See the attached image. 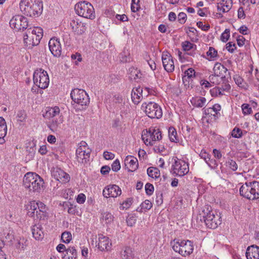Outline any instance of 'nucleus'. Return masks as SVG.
Masks as SVG:
<instances>
[{
  "label": "nucleus",
  "instance_id": "nucleus-1",
  "mask_svg": "<svg viewBox=\"0 0 259 259\" xmlns=\"http://www.w3.org/2000/svg\"><path fill=\"white\" fill-rule=\"evenodd\" d=\"M23 185L30 192L39 193L44 189V180L37 174L27 172L23 178Z\"/></svg>",
  "mask_w": 259,
  "mask_h": 259
},
{
  "label": "nucleus",
  "instance_id": "nucleus-2",
  "mask_svg": "<svg viewBox=\"0 0 259 259\" xmlns=\"http://www.w3.org/2000/svg\"><path fill=\"white\" fill-rule=\"evenodd\" d=\"M19 5L23 14L30 17L37 16L42 11L43 6L41 0H21Z\"/></svg>",
  "mask_w": 259,
  "mask_h": 259
},
{
  "label": "nucleus",
  "instance_id": "nucleus-3",
  "mask_svg": "<svg viewBox=\"0 0 259 259\" xmlns=\"http://www.w3.org/2000/svg\"><path fill=\"white\" fill-rule=\"evenodd\" d=\"M76 13L79 16L93 20L95 18V13L92 5L87 1L77 3L74 7Z\"/></svg>",
  "mask_w": 259,
  "mask_h": 259
},
{
  "label": "nucleus",
  "instance_id": "nucleus-4",
  "mask_svg": "<svg viewBox=\"0 0 259 259\" xmlns=\"http://www.w3.org/2000/svg\"><path fill=\"white\" fill-rule=\"evenodd\" d=\"M27 214L30 217L38 219H44L46 215V205L40 201H32L28 207Z\"/></svg>",
  "mask_w": 259,
  "mask_h": 259
},
{
  "label": "nucleus",
  "instance_id": "nucleus-5",
  "mask_svg": "<svg viewBox=\"0 0 259 259\" xmlns=\"http://www.w3.org/2000/svg\"><path fill=\"white\" fill-rule=\"evenodd\" d=\"M171 244L174 250L183 256L190 255L194 250L193 242L189 240H174Z\"/></svg>",
  "mask_w": 259,
  "mask_h": 259
},
{
  "label": "nucleus",
  "instance_id": "nucleus-6",
  "mask_svg": "<svg viewBox=\"0 0 259 259\" xmlns=\"http://www.w3.org/2000/svg\"><path fill=\"white\" fill-rule=\"evenodd\" d=\"M72 101L81 106V109L87 106L90 103V98L87 93L83 90L75 89L70 93Z\"/></svg>",
  "mask_w": 259,
  "mask_h": 259
},
{
  "label": "nucleus",
  "instance_id": "nucleus-7",
  "mask_svg": "<svg viewBox=\"0 0 259 259\" xmlns=\"http://www.w3.org/2000/svg\"><path fill=\"white\" fill-rule=\"evenodd\" d=\"M33 82L39 88L45 89L49 86L50 80L47 71L39 69L33 73Z\"/></svg>",
  "mask_w": 259,
  "mask_h": 259
},
{
  "label": "nucleus",
  "instance_id": "nucleus-8",
  "mask_svg": "<svg viewBox=\"0 0 259 259\" xmlns=\"http://www.w3.org/2000/svg\"><path fill=\"white\" fill-rule=\"evenodd\" d=\"M189 170V165L186 162L177 157L174 158V162L172 164L170 171L172 175L183 177L186 175Z\"/></svg>",
  "mask_w": 259,
  "mask_h": 259
},
{
  "label": "nucleus",
  "instance_id": "nucleus-9",
  "mask_svg": "<svg viewBox=\"0 0 259 259\" xmlns=\"http://www.w3.org/2000/svg\"><path fill=\"white\" fill-rule=\"evenodd\" d=\"M91 150L88 147L84 141H81L78 145L76 150V156L77 161L82 163H87L89 161Z\"/></svg>",
  "mask_w": 259,
  "mask_h": 259
},
{
  "label": "nucleus",
  "instance_id": "nucleus-10",
  "mask_svg": "<svg viewBox=\"0 0 259 259\" xmlns=\"http://www.w3.org/2000/svg\"><path fill=\"white\" fill-rule=\"evenodd\" d=\"M142 108L144 109L146 115L151 118H159L162 115L161 107L155 102L145 103L143 104Z\"/></svg>",
  "mask_w": 259,
  "mask_h": 259
},
{
  "label": "nucleus",
  "instance_id": "nucleus-11",
  "mask_svg": "<svg viewBox=\"0 0 259 259\" xmlns=\"http://www.w3.org/2000/svg\"><path fill=\"white\" fill-rule=\"evenodd\" d=\"M142 140L147 145L152 146L156 141H159L162 138L161 133L159 128H150L142 136Z\"/></svg>",
  "mask_w": 259,
  "mask_h": 259
},
{
  "label": "nucleus",
  "instance_id": "nucleus-12",
  "mask_svg": "<svg viewBox=\"0 0 259 259\" xmlns=\"http://www.w3.org/2000/svg\"><path fill=\"white\" fill-rule=\"evenodd\" d=\"M203 219L206 226L210 229H215L222 223L220 214L217 213L215 214L212 211H209L206 214L204 212Z\"/></svg>",
  "mask_w": 259,
  "mask_h": 259
},
{
  "label": "nucleus",
  "instance_id": "nucleus-13",
  "mask_svg": "<svg viewBox=\"0 0 259 259\" xmlns=\"http://www.w3.org/2000/svg\"><path fill=\"white\" fill-rule=\"evenodd\" d=\"M10 26L16 31L22 30L27 29L28 27L27 19L20 15L14 16L10 21Z\"/></svg>",
  "mask_w": 259,
  "mask_h": 259
},
{
  "label": "nucleus",
  "instance_id": "nucleus-14",
  "mask_svg": "<svg viewBox=\"0 0 259 259\" xmlns=\"http://www.w3.org/2000/svg\"><path fill=\"white\" fill-rule=\"evenodd\" d=\"M148 88L143 89L141 87L134 88L132 91L131 98L135 104H138L144 96L147 97L149 91Z\"/></svg>",
  "mask_w": 259,
  "mask_h": 259
},
{
  "label": "nucleus",
  "instance_id": "nucleus-15",
  "mask_svg": "<svg viewBox=\"0 0 259 259\" xmlns=\"http://www.w3.org/2000/svg\"><path fill=\"white\" fill-rule=\"evenodd\" d=\"M70 25L72 31L79 35L83 34L87 28V24L80 21L77 19H72L70 23Z\"/></svg>",
  "mask_w": 259,
  "mask_h": 259
},
{
  "label": "nucleus",
  "instance_id": "nucleus-16",
  "mask_svg": "<svg viewBox=\"0 0 259 259\" xmlns=\"http://www.w3.org/2000/svg\"><path fill=\"white\" fill-rule=\"evenodd\" d=\"M49 49L55 57H60L61 55L62 48L59 39L53 37L49 42Z\"/></svg>",
  "mask_w": 259,
  "mask_h": 259
},
{
  "label": "nucleus",
  "instance_id": "nucleus-17",
  "mask_svg": "<svg viewBox=\"0 0 259 259\" xmlns=\"http://www.w3.org/2000/svg\"><path fill=\"white\" fill-rule=\"evenodd\" d=\"M52 176L57 181L66 183L69 181L70 176L59 167H54L51 170Z\"/></svg>",
  "mask_w": 259,
  "mask_h": 259
},
{
  "label": "nucleus",
  "instance_id": "nucleus-18",
  "mask_svg": "<svg viewBox=\"0 0 259 259\" xmlns=\"http://www.w3.org/2000/svg\"><path fill=\"white\" fill-rule=\"evenodd\" d=\"M162 61L163 67L167 72L174 71L175 65L172 56L168 53H163L162 55Z\"/></svg>",
  "mask_w": 259,
  "mask_h": 259
},
{
  "label": "nucleus",
  "instance_id": "nucleus-19",
  "mask_svg": "<svg viewBox=\"0 0 259 259\" xmlns=\"http://www.w3.org/2000/svg\"><path fill=\"white\" fill-rule=\"evenodd\" d=\"M121 194V189L116 185L108 186L105 187L103 191V195L106 198L108 197H116Z\"/></svg>",
  "mask_w": 259,
  "mask_h": 259
},
{
  "label": "nucleus",
  "instance_id": "nucleus-20",
  "mask_svg": "<svg viewBox=\"0 0 259 259\" xmlns=\"http://www.w3.org/2000/svg\"><path fill=\"white\" fill-rule=\"evenodd\" d=\"M125 166L129 171H134L138 167V161L136 158L128 155L124 160Z\"/></svg>",
  "mask_w": 259,
  "mask_h": 259
},
{
  "label": "nucleus",
  "instance_id": "nucleus-21",
  "mask_svg": "<svg viewBox=\"0 0 259 259\" xmlns=\"http://www.w3.org/2000/svg\"><path fill=\"white\" fill-rule=\"evenodd\" d=\"M98 248L101 251L109 250L111 248V243L108 237L102 234L99 235Z\"/></svg>",
  "mask_w": 259,
  "mask_h": 259
},
{
  "label": "nucleus",
  "instance_id": "nucleus-22",
  "mask_svg": "<svg viewBox=\"0 0 259 259\" xmlns=\"http://www.w3.org/2000/svg\"><path fill=\"white\" fill-rule=\"evenodd\" d=\"M240 194L244 197L252 200L253 195L251 193V182L245 183L240 187Z\"/></svg>",
  "mask_w": 259,
  "mask_h": 259
},
{
  "label": "nucleus",
  "instance_id": "nucleus-23",
  "mask_svg": "<svg viewBox=\"0 0 259 259\" xmlns=\"http://www.w3.org/2000/svg\"><path fill=\"white\" fill-rule=\"evenodd\" d=\"M246 256L247 259H259V247L254 245L248 247Z\"/></svg>",
  "mask_w": 259,
  "mask_h": 259
},
{
  "label": "nucleus",
  "instance_id": "nucleus-24",
  "mask_svg": "<svg viewBox=\"0 0 259 259\" xmlns=\"http://www.w3.org/2000/svg\"><path fill=\"white\" fill-rule=\"evenodd\" d=\"M135 254L133 248L129 246L123 247L120 252V259H134Z\"/></svg>",
  "mask_w": 259,
  "mask_h": 259
},
{
  "label": "nucleus",
  "instance_id": "nucleus-25",
  "mask_svg": "<svg viewBox=\"0 0 259 259\" xmlns=\"http://www.w3.org/2000/svg\"><path fill=\"white\" fill-rule=\"evenodd\" d=\"M40 33L41 37L43 36L42 29L40 27H36L33 29L29 28L27 30L26 32L24 34V41L25 42L27 43L28 40L29 36L30 35L38 36V35Z\"/></svg>",
  "mask_w": 259,
  "mask_h": 259
},
{
  "label": "nucleus",
  "instance_id": "nucleus-26",
  "mask_svg": "<svg viewBox=\"0 0 259 259\" xmlns=\"http://www.w3.org/2000/svg\"><path fill=\"white\" fill-rule=\"evenodd\" d=\"M221 109V106L219 104H214L212 107L208 108L205 109L204 112L206 114H210L217 119L220 116V111Z\"/></svg>",
  "mask_w": 259,
  "mask_h": 259
},
{
  "label": "nucleus",
  "instance_id": "nucleus-27",
  "mask_svg": "<svg viewBox=\"0 0 259 259\" xmlns=\"http://www.w3.org/2000/svg\"><path fill=\"white\" fill-rule=\"evenodd\" d=\"M232 3V0H222L220 3L218 4V10L223 13L227 12L231 9Z\"/></svg>",
  "mask_w": 259,
  "mask_h": 259
},
{
  "label": "nucleus",
  "instance_id": "nucleus-28",
  "mask_svg": "<svg viewBox=\"0 0 259 259\" xmlns=\"http://www.w3.org/2000/svg\"><path fill=\"white\" fill-rule=\"evenodd\" d=\"M227 69L219 63H215L213 67L214 73L216 75L221 76L220 79L223 80L225 78V76H223V72L227 73Z\"/></svg>",
  "mask_w": 259,
  "mask_h": 259
},
{
  "label": "nucleus",
  "instance_id": "nucleus-29",
  "mask_svg": "<svg viewBox=\"0 0 259 259\" xmlns=\"http://www.w3.org/2000/svg\"><path fill=\"white\" fill-rule=\"evenodd\" d=\"M33 237L37 240H41L44 237L42 228L40 225H35L31 229Z\"/></svg>",
  "mask_w": 259,
  "mask_h": 259
},
{
  "label": "nucleus",
  "instance_id": "nucleus-30",
  "mask_svg": "<svg viewBox=\"0 0 259 259\" xmlns=\"http://www.w3.org/2000/svg\"><path fill=\"white\" fill-rule=\"evenodd\" d=\"M63 121V118L60 116L59 117V119L57 118L53 119L52 121L49 124H48V126L49 128L53 132H57L60 128V126Z\"/></svg>",
  "mask_w": 259,
  "mask_h": 259
},
{
  "label": "nucleus",
  "instance_id": "nucleus-31",
  "mask_svg": "<svg viewBox=\"0 0 259 259\" xmlns=\"http://www.w3.org/2000/svg\"><path fill=\"white\" fill-rule=\"evenodd\" d=\"M190 102L193 106L201 108L205 105L206 100L204 97H195L191 99Z\"/></svg>",
  "mask_w": 259,
  "mask_h": 259
},
{
  "label": "nucleus",
  "instance_id": "nucleus-32",
  "mask_svg": "<svg viewBox=\"0 0 259 259\" xmlns=\"http://www.w3.org/2000/svg\"><path fill=\"white\" fill-rule=\"evenodd\" d=\"M77 251L74 247H69L66 250V253L63 257V259H76Z\"/></svg>",
  "mask_w": 259,
  "mask_h": 259
},
{
  "label": "nucleus",
  "instance_id": "nucleus-33",
  "mask_svg": "<svg viewBox=\"0 0 259 259\" xmlns=\"http://www.w3.org/2000/svg\"><path fill=\"white\" fill-rule=\"evenodd\" d=\"M60 114V109L58 107L55 106L53 108H50L47 110L45 117L46 118H55L59 116Z\"/></svg>",
  "mask_w": 259,
  "mask_h": 259
},
{
  "label": "nucleus",
  "instance_id": "nucleus-34",
  "mask_svg": "<svg viewBox=\"0 0 259 259\" xmlns=\"http://www.w3.org/2000/svg\"><path fill=\"white\" fill-rule=\"evenodd\" d=\"M251 193L253 196L252 200L259 198V182L253 181L251 182Z\"/></svg>",
  "mask_w": 259,
  "mask_h": 259
},
{
  "label": "nucleus",
  "instance_id": "nucleus-35",
  "mask_svg": "<svg viewBox=\"0 0 259 259\" xmlns=\"http://www.w3.org/2000/svg\"><path fill=\"white\" fill-rule=\"evenodd\" d=\"M130 77L131 79L136 80L142 78V74L139 70L134 67L129 69Z\"/></svg>",
  "mask_w": 259,
  "mask_h": 259
},
{
  "label": "nucleus",
  "instance_id": "nucleus-36",
  "mask_svg": "<svg viewBox=\"0 0 259 259\" xmlns=\"http://www.w3.org/2000/svg\"><path fill=\"white\" fill-rule=\"evenodd\" d=\"M7 133V126L5 120L0 117V139L4 138Z\"/></svg>",
  "mask_w": 259,
  "mask_h": 259
},
{
  "label": "nucleus",
  "instance_id": "nucleus-37",
  "mask_svg": "<svg viewBox=\"0 0 259 259\" xmlns=\"http://www.w3.org/2000/svg\"><path fill=\"white\" fill-rule=\"evenodd\" d=\"M119 58L120 62L123 63L130 62L131 57L128 51L124 49L123 51L119 54Z\"/></svg>",
  "mask_w": 259,
  "mask_h": 259
},
{
  "label": "nucleus",
  "instance_id": "nucleus-38",
  "mask_svg": "<svg viewBox=\"0 0 259 259\" xmlns=\"http://www.w3.org/2000/svg\"><path fill=\"white\" fill-rule=\"evenodd\" d=\"M147 172L148 176L152 178L157 179L160 176V171L156 167H150L148 168Z\"/></svg>",
  "mask_w": 259,
  "mask_h": 259
},
{
  "label": "nucleus",
  "instance_id": "nucleus-39",
  "mask_svg": "<svg viewBox=\"0 0 259 259\" xmlns=\"http://www.w3.org/2000/svg\"><path fill=\"white\" fill-rule=\"evenodd\" d=\"M168 137L171 142L177 143L179 141L177 131L174 127H170L169 128Z\"/></svg>",
  "mask_w": 259,
  "mask_h": 259
},
{
  "label": "nucleus",
  "instance_id": "nucleus-40",
  "mask_svg": "<svg viewBox=\"0 0 259 259\" xmlns=\"http://www.w3.org/2000/svg\"><path fill=\"white\" fill-rule=\"evenodd\" d=\"M102 223H105L107 225L111 224L114 219L113 215L110 212H105L102 213Z\"/></svg>",
  "mask_w": 259,
  "mask_h": 259
},
{
  "label": "nucleus",
  "instance_id": "nucleus-41",
  "mask_svg": "<svg viewBox=\"0 0 259 259\" xmlns=\"http://www.w3.org/2000/svg\"><path fill=\"white\" fill-rule=\"evenodd\" d=\"M206 55L211 60H215L218 57V51L213 47H210Z\"/></svg>",
  "mask_w": 259,
  "mask_h": 259
},
{
  "label": "nucleus",
  "instance_id": "nucleus-42",
  "mask_svg": "<svg viewBox=\"0 0 259 259\" xmlns=\"http://www.w3.org/2000/svg\"><path fill=\"white\" fill-rule=\"evenodd\" d=\"M182 47L183 50L185 51H190L191 50H195L196 46L195 45L188 41H185L182 42Z\"/></svg>",
  "mask_w": 259,
  "mask_h": 259
},
{
  "label": "nucleus",
  "instance_id": "nucleus-43",
  "mask_svg": "<svg viewBox=\"0 0 259 259\" xmlns=\"http://www.w3.org/2000/svg\"><path fill=\"white\" fill-rule=\"evenodd\" d=\"M242 131L239 127H235L231 132V136L235 138H240L242 137Z\"/></svg>",
  "mask_w": 259,
  "mask_h": 259
},
{
  "label": "nucleus",
  "instance_id": "nucleus-44",
  "mask_svg": "<svg viewBox=\"0 0 259 259\" xmlns=\"http://www.w3.org/2000/svg\"><path fill=\"white\" fill-rule=\"evenodd\" d=\"M152 206V203L149 200H146L140 205V211H143V209L149 210Z\"/></svg>",
  "mask_w": 259,
  "mask_h": 259
},
{
  "label": "nucleus",
  "instance_id": "nucleus-45",
  "mask_svg": "<svg viewBox=\"0 0 259 259\" xmlns=\"http://www.w3.org/2000/svg\"><path fill=\"white\" fill-rule=\"evenodd\" d=\"M72 239L71 234L69 232H64L62 234L61 240L66 243H68Z\"/></svg>",
  "mask_w": 259,
  "mask_h": 259
},
{
  "label": "nucleus",
  "instance_id": "nucleus-46",
  "mask_svg": "<svg viewBox=\"0 0 259 259\" xmlns=\"http://www.w3.org/2000/svg\"><path fill=\"white\" fill-rule=\"evenodd\" d=\"M241 108L244 115L250 114L252 112L251 107L248 104H243L241 106Z\"/></svg>",
  "mask_w": 259,
  "mask_h": 259
},
{
  "label": "nucleus",
  "instance_id": "nucleus-47",
  "mask_svg": "<svg viewBox=\"0 0 259 259\" xmlns=\"http://www.w3.org/2000/svg\"><path fill=\"white\" fill-rule=\"evenodd\" d=\"M227 165L233 171H236L238 169V165L236 161L232 159H229L227 162Z\"/></svg>",
  "mask_w": 259,
  "mask_h": 259
},
{
  "label": "nucleus",
  "instance_id": "nucleus-48",
  "mask_svg": "<svg viewBox=\"0 0 259 259\" xmlns=\"http://www.w3.org/2000/svg\"><path fill=\"white\" fill-rule=\"evenodd\" d=\"M29 37L32 39L31 44L33 46L37 45L39 43L40 40L41 39L40 33L38 35V36L30 35H29Z\"/></svg>",
  "mask_w": 259,
  "mask_h": 259
},
{
  "label": "nucleus",
  "instance_id": "nucleus-49",
  "mask_svg": "<svg viewBox=\"0 0 259 259\" xmlns=\"http://www.w3.org/2000/svg\"><path fill=\"white\" fill-rule=\"evenodd\" d=\"M234 79L235 83L241 88H244V82L243 79L238 75L234 76Z\"/></svg>",
  "mask_w": 259,
  "mask_h": 259
},
{
  "label": "nucleus",
  "instance_id": "nucleus-50",
  "mask_svg": "<svg viewBox=\"0 0 259 259\" xmlns=\"http://www.w3.org/2000/svg\"><path fill=\"white\" fill-rule=\"evenodd\" d=\"M230 37V29H226L224 32L222 34L221 36V40L224 42H227Z\"/></svg>",
  "mask_w": 259,
  "mask_h": 259
},
{
  "label": "nucleus",
  "instance_id": "nucleus-51",
  "mask_svg": "<svg viewBox=\"0 0 259 259\" xmlns=\"http://www.w3.org/2000/svg\"><path fill=\"white\" fill-rule=\"evenodd\" d=\"M140 0H132L131 5V10L133 12H136L140 8L138 4Z\"/></svg>",
  "mask_w": 259,
  "mask_h": 259
},
{
  "label": "nucleus",
  "instance_id": "nucleus-52",
  "mask_svg": "<svg viewBox=\"0 0 259 259\" xmlns=\"http://www.w3.org/2000/svg\"><path fill=\"white\" fill-rule=\"evenodd\" d=\"M145 191L147 195H151L154 191V186L152 184L147 183L145 185Z\"/></svg>",
  "mask_w": 259,
  "mask_h": 259
},
{
  "label": "nucleus",
  "instance_id": "nucleus-53",
  "mask_svg": "<svg viewBox=\"0 0 259 259\" xmlns=\"http://www.w3.org/2000/svg\"><path fill=\"white\" fill-rule=\"evenodd\" d=\"M112 169L113 171L117 172L120 168V164L118 159H116L112 163L111 165Z\"/></svg>",
  "mask_w": 259,
  "mask_h": 259
},
{
  "label": "nucleus",
  "instance_id": "nucleus-54",
  "mask_svg": "<svg viewBox=\"0 0 259 259\" xmlns=\"http://www.w3.org/2000/svg\"><path fill=\"white\" fill-rule=\"evenodd\" d=\"M220 76L216 75L214 73V74H211L209 76V81L215 84H218L220 83V81L219 80V77Z\"/></svg>",
  "mask_w": 259,
  "mask_h": 259
},
{
  "label": "nucleus",
  "instance_id": "nucleus-55",
  "mask_svg": "<svg viewBox=\"0 0 259 259\" xmlns=\"http://www.w3.org/2000/svg\"><path fill=\"white\" fill-rule=\"evenodd\" d=\"M187 19V15L185 13L181 12L179 14L178 16V21L181 24H184Z\"/></svg>",
  "mask_w": 259,
  "mask_h": 259
},
{
  "label": "nucleus",
  "instance_id": "nucleus-56",
  "mask_svg": "<svg viewBox=\"0 0 259 259\" xmlns=\"http://www.w3.org/2000/svg\"><path fill=\"white\" fill-rule=\"evenodd\" d=\"M236 49V44L232 42H229L226 45V49L231 53H233Z\"/></svg>",
  "mask_w": 259,
  "mask_h": 259
},
{
  "label": "nucleus",
  "instance_id": "nucleus-57",
  "mask_svg": "<svg viewBox=\"0 0 259 259\" xmlns=\"http://www.w3.org/2000/svg\"><path fill=\"white\" fill-rule=\"evenodd\" d=\"M223 92V91H222V88H214L212 90H210V93L212 96H213L214 95H224Z\"/></svg>",
  "mask_w": 259,
  "mask_h": 259
},
{
  "label": "nucleus",
  "instance_id": "nucleus-58",
  "mask_svg": "<svg viewBox=\"0 0 259 259\" xmlns=\"http://www.w3.org/2000/svg\"><path fill=\"white\" fill-rule=\"evenodd\" d=\"M195 71L192 68H190L185 71V74L187 76L188 78H191L195 76Z\"/></svg>",
  "mask_w": 259,
  "mask_h": 259
},
{
  "label": "nucleus",
  "instance_id": "nucleus-59",
  "mask_svg": "<svg viewBox=\"0 0 259 259\" xmlns=\"http://www.w3.org/2000/svg\"><path fill=\"white\" fill-rule=\"evenodd\" d=\"M132 204V199L131 198H127L122 204L123 209H127L130 207Z\"/></svg>",
  "mask_w": 259,
  "mask_h": 259
},
{
  "label": "nucleus",
  "instance_id": "nucleus-60",
  "mask_svg": "<svg viewBox=\"0 0 259 259\" xmlns=\"http://www.w3.org/2000/svg\"><path fill=\"white\" fill-rule=\"evenodd\" d=\"M26 113L24 111H20L18 112L17 114V117L18 118V120L21 122L25 120V119L26 118Z\"/></svg>",
  "mask_w": 259,
  "mask_h": 259
},
{
  "label": "nucleus",
  "instance_id": "nucleus-61",
  "mask_svg": "<svg viewBox=\"0 0 259 259\" xmlns=\"http://www.w3.org/2000/svg\"><path fill=\"white\" fill-rule=\"evenodd\" d=\"M155 201L157 205H160L163 202L162 194L158 193L156 194Z\"/></svg>",
  "mask_w": 259,
  "mask_h": 259
},
{
  "label": "nucleus",
  "instance_id": "nucleus-62",
  "mask_svg": "<svg viewBox=\"0 0 259 259\" xmlns=\"http://www.w3.org/2000/svg\"><path fill=\"white\" fill-rule=\"evenodd\" d=\"M197 26L203 31H207L210 28V25L209 24L203 25L202 22L201 21H199L197 23Z\"/></svg>",
  "mask_w": 259,
  "mask_h": 259
},
{
  "label": "nucleus",
  "instance_id": "nucleus-63",
  "mask_svg": "<svg viewBox=\"0 0 259 259\" xmlns=\"http://www.w3.org/2000/svg\"><path fill=\"white\" fill-rule=\"evenodd\" d=\"M103 156L107 160H111L114 158L115 155L111 152L105 151L103 153Z\"/></svg>",
  "mask_w": 259,
  "mask_h": 259
},
{
  "label": "nucleus",
  "instance_id": "nucleus-64",
  "mask_svg": "<svg viewBox=\"0 0 259 259\" xmlns=\"http://www.w3.org/2000/svg\"><path fill=\"white\" fill-rule=\"evenodd\" d=\"M85 200V196L82 193L78 195L76 198V201L78 203L82 204L84 202Z\"/></svg>",
  "mask_w": 259,
  "mask_h": 259
}]
</instances>
